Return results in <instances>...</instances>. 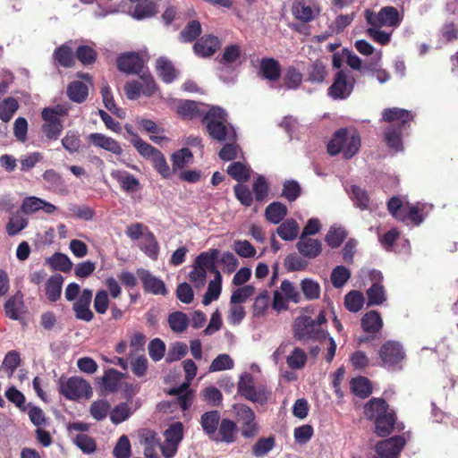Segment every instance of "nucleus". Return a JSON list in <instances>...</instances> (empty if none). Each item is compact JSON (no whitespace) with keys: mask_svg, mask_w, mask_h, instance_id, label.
Segmentation results:
<instances>
[{"mask_svg":"<svg viewBox=\"0 0 458 458\" xmlns=\"http://www.w3.org/2000/svg\"><path fill=\"white\" fill-rule=\"evenodd\" d=\"M118 69L125 73L140 74L146 68L144 61L137 53H124L117 59Z\"/></svg>","mask_w":458,"mask_h":458,"instance_id":"nucleus-17","label":"nucleus"},{"mask_svg":"<svg viewBox=\"0 0 458 458\" xmlns=\"http://www.w3.org/2000/svg\"><path fill=\"white\" fill-rule=\"evenodd\" d=\"M111 176L119 182L122 190L126 192H135L139 189V180L125 170H113Z\"/></svg>","mask_w":458,"mask_h":458,"instance_id":"nucleus-23","label":"nucleus"},{"mask_svg":"<svg viewBox=\"0 0 458 458\" xmlns=\"http://www.w3.org/2000/svg\"><path fill=\"white\" fill-rule=\"evenodd\" d=\"M296 246L299 252L309 259L318 257L322 251V244L319 240L310 238L305 235L300 236Z\"/></svg>","mask_w":458,"mask_h":458,"instance_id":"nucleus-21","label":"nucleus"},{"mask_svg":"<svg viewBox=\"0 0 458 458\" xmlns=\"http://www.w3.org/2000/svg\"><path fill=\"white\" fill-rule=\"evenodd\" d=\"M327 75V65L320 60L314 61L307 71L308 81L312 83H322Z\"/></svg>","mask_w":458,"mask_h":458,"instance_id":"nucleus-35","label":"nucleus"},{"mask_svg":"<svg viewBox=\"0 0 458 458\" xmlns=\"http://www.w3.org/2000/svg\"><path fill=\"white\" fill-rule=\"evenodd\" d=\"M233 359L226 353L219 354L209 366V372L227 370L233 368Z\"/></svg>","mask_w":458,"mask_h":458,"instance_id":"nucleus-59","label":"nucleus"},{"mask_svg":"<svg viewBox=\"0 0 458 458\" xmlns=\"http://www.w3.org/2000/svg\"><path fill=\"white\" fill-rule=\"evenodd\" d=\"M220 47V41L216 37L207 36L199 38L194 45L196 55L206 57L212 55Z\"/></svg>","mask_w":458,"mask_h":458,"instance_id":"nucleus-25","label":"nucleus"},{"mask_svg":"<svg viewBox=\"0 0 458 458\" xmlns=\"http://www.w3.org/2000/svg\"><path fill=\"white\" fill-rule=\"evenodd\" d=\"M227 174L238 182H246L250 178V167L242 162H233L228 165Z\"/></svg>","mask_w":458,"mask_h":458,"instance_id":"nucleus-48","label":"nucleus"},{"mask_svg":"<svg viewBox=\"0 0 458 458\" xmlns=\"http://www.w3.org/2000/svg\"><path fill=\"white\" fill-rule=\"evenodd\" d=\"M21 210L25 214H33L39 210H43L46 214H53L56 210V207L40 198L30 196L23 199Z\"/></svg>","mask_w":458,"mask_h":458,"instance_id":"nucleus-18","label":"nucleus"},{"mask_svg":"<svg viewBox=\"0 0 458 458\" xmlns=\"http://www.w3.org/2000/svg\"><path fill=\"white\" fill-rule=\"evenodd\" d=\"M286 207L279 202H273L266 208V217L273 224H278L286 216Z\"/></svg>","mask_w":458,"mask_h":458,"instance_id":"nucleus-47","label":"nucleus"},{"mask_svg":"<svg viewBox=\"0 0 458 458\" xmlns=\"http://www.w3.org/2000/svg\"><path fill=\"white\" fill-rule=\"evenodd\" d=\"M225 112L218 107H211L204 116L207 131L210 137L218 141L233 140L236 137L234 128L227 123Z\"/></svg>","mask_w":458,"mask_h":458,"instance_id":"nucleus-3","label":"nucleus"},{"mask_svg":"<svg viewBox=\"0 0 458 458\" xmlns=\"http://www.w3.org/2000/svg\"><path fill=\"white\" fill-rule=\"evenodd\" d=\"M383 327V320L378 312L371 310L361 318V327L367 333H377Z\"/></svg>","mask_w":458,"mask_h":458,"instance_id":"nucleus-30","label":"nucleus"},{"mask_svg":"<svg viewBox=\"0 0 458 458\" xmlns=\"http://www.w3.org/2000/svg\"><path fill=\"white\" fill-rule=\"evenodd\" d=\"M345 238V232L342 227L331 226L326 235V242L331 248H336L341 245Z\"/></svg>","mask_w":458,"mask_h":458,"instance_id":"nucleus-63","label":"nucleus"},{"mask_svg":"<svg viewBox=\"0 0 458 458\" xmlns=\"http://www.w3.org/2000/svg\"><path fill=\"white\" fill-rule=\"evenodd\" d=\"M351 277V271L344 267H335L331 274V282L334 287L342 288Z\"/></svg>","mask_w":458,"mask_h":458,"instance_id":"nucleus-56","label":"nucleus"},{"mask_svg":"<svg viewBox=\"0 0 458 458\" xmlns=\"http://www.w3.org/2000/svg\"><path fill=\"white\" fill-rule=\"evenodd\" d=\"M157 70L160 78L166 83L172 82L177 76V72L172 63L164 57L157 59Z\"/></svg>","mask_w":458,"mask_h":458,"instance_id":"nucleus-39","label":"nucleus"},{"mask_svg":"<svg viewBox=\"0 0 458 458\" xmlns=\"http://www.w3.org/2000/svg\"><path fill=\"white\" fill-rule=\"evenodd\" d=\"M49 265L56 269L63 272L71 270L72 263L67 255L62 253H55L47 259Z\"/></svg>","mask_w":458,"mask_h":458,"instance_id":"nucleus-58","label":"nucleus"},{"mask_svg":"<svg viewBox=\"0 0 458 458\" xmlns=\"http://www.w3.org/2000/svg\"><path fill=\"white\" fill-rule=\"evenodd\" d=\"M205 105L190 100H181L177 106V113L184 119H193L206 115Z\"/></svg>","mask_w":458,"mask_h":458,"instance_id":"nucleus-22","label":"nucleus"},{"mask_svg":"<svg viewBox=\"0 0 458 458\" xmlns=\"http://www.w3.org/2000/svg\"><path fill=\"white\" fill-rule=\"evenodd\" d=\"M55 59L63 66L69 67L73 63L72 49L65 45L58 47L54 53Z\"/></svg>","mask_w":458,"mask_h":458,"instance_id":"nucleus-62","label":"nucleus"},{"mask_svg":"<svg viewBox=\"0 0 458 458\" xmlns=\"http://www.w3.org/2000/svg\"><path fill=\"white\" fill-rule=\"evenodd\" d=\"M93 293L90 289H83L77 300L74 301L72 310L78 319L89 322L93 319L94 314L90 310Z\"/></svg>","mask_w":458,"mask_h":458,"instance_id":"nucleus-15","label":"nucleus"},{"mask_svg":"<svg viewBox=\"0 0 458 458\" xmlns=\"http://www.w3.org/2000/svg\"><path fill=\"white\" fill-rule=\"evenodd\" d=\"M360 147V136L355 129L343 128L336 131L327 144V151L331 156L342 153L349 159L357 154Z\"/></svg>","mask_w":458,"mask_h":458,"instance_id":"nucleus-2","label":"nucleus"},{"mask_svg":"<svg viewBox=\"0 0 458 458\" xmlns=\"http://www.w3.org/2000/svg\"><path fill=\"white\" fill-rule=\"evenodd\" d=\"M235 428L234 422L229 420H223L218 430L219 440L226 443L233 442Z\"/></svg>","mask_w":458,"mask_h":458,"instance_id":"nucleus-61","label":"nucleus"},{"mask_svg":"<svg viewBox=\"0 0 458 458\" xmlns=\"http://www.w3.org/2000/svg\"><path fill=\"white\" fill-rule=\"evenodd\" d=\"M351 389L354 394L365 398L371 393L370 383L368 378L359 377L351 381Z\"/></svg>","mask_w":458,"mask_h":458,"instance_id":"nucleus-55","label":"nucleus"},{"mask_svg":"<svg viewBox=\"0 0 458 458\" xmlns=\"http://www.w3.org/2000/svg\"><path fill=\"white\" fill-rule=\"evenodd\" d=\"M131 142L140 153V155H141L146 159L151 160L159 152L158 149L145 142L138 135H133Z\"/></svg>","mask_w":458,"mask_h":458,"instance_id":"nucleus-44","label":"nucleus"},{"mask_svg":"<svg viewBox=\"0 0 458 458\" xmlns=\"http://www.w3.org/2000/svg\"><path fill=\"white\" fill-rule=\"evenodd\" d=\"M218 250L210 249L198 255L195 259L194 264L197 265V267L209 270L216 275V270L217 269L215 267V263L218 258Z\"/></svg>","mask_w":458,"mask_h":458,"instance_id":"nucleus-28","label":"nucleus"},{"mask_svg":"<svg viewBox=\"0 0 458 458\" xmlns=\"http://www.w3.org/2000/svg\"><path fill=\"white\" fill-rule=\"evenodd\" d=\"M260 72L268 81H276L280 76V64L273 58L264 59L260 64Z\"/></svg>","mask_w":458,"mask_h":458,"instance_id":"nucleus-36","label":"nucleus"},{"mask_svg":"<svg viewBox=\"0 0 458 458\" xmlns=\"http://www.w3.org/2000/svg\"><path fill=\"white\" fill-rule=\"evenodd\" d=\"M382 365L395 368L406 357L405 351L400 342L389 340L385 342L378 352Z\"/></svg>","mask_w":458,"mask_h":458,"instance_id":"nucleus-11","label":"nucleus"},{"mask_svg":"<svg viewBox=\"0 0 458 458\" xmlns=\"http://www.w3.org/2000/svg\"><path fill=\"white\" fill-rule=\"evenodd\" d=\"M193 160L192 153L186 148H181L172 155L173 171L182 169Z\"/></svg>","mask_w":458,"mask_h":458,"instance_id":"nucleus-46","label":"nucleus"},{"mask_svg":"<svg viewBox=\"0 0 458 458\" xmlns=\"http://www.w3.org/2000/svg\"><path fill=\"white\" fill-rule=\"evenodd\" d=\"M220 420V413L217 411H208L202 414L200 425L203 431L209 437L214 436Z\"/></svg>","mask_w":458,"mask_h":458,"instance_id":"nucleus-34","label":"nucleus"},{"mask_svg":"<svg viewBox=\"0 0 458 458\" xmlns=\"http://www.w3.org/2000/svg\"><path fill=\"white\" fill-rule=\"evenodd\" d=\"M113 454L115 458H130L131 444L127 436L123 435L120 437L113 450Z\"/></svg>","mask_w":458,"mask_h":458,"instance_id":"nucleus-64","label":"nucleus"},{"mask_svg":"<svg viewBox=\"0 0 458 458\" xmlns=\"http://www.w3.org/2000/svg\"><path fill=\"white\" fill-rule=\"evenodd\" d=\"M365 416L375 421L376 433L379 437L389 435L394 424V415L393 411H388L386 403L380 398L370 400L364 406Z\"/></svg>","mask_w":458,"mask_h":458,"instance_id":"nucleus-1","label":"nucleus"},{"mask_svg":"<svg viewBox=\"0 0 458 458\" xmlns=\"http://www.w3.org/2000/svg\"><path fill=\"white\" fill-rule=\"evenodd\" d=\"M301 289L305 298L309 301L318 300L320 297V285L313 279L305 278L301 280Z\"/></svg>","mask_w":458,"mask_h":458,"instance_id":"nucleus-45","label":"nucleus"},{"mask_svg":"<svg viewBox=\"0 0 458 458\" xmlns=\"http://www.w3.org/2000/svg\"><path fill=\"white\" fill-rule=\"evenodd\" d=\"M187 383L182 385L179 388H173L170 394L178 395V405L182 411H186L192 401V394L189 390V382L194 378L197 373V366L191 360H186L182 362Z\"/></svg>","mask_w":458,"mask_h":458,"instance_id":"nucleus-8","label":"nucleus"},{"mask_svg":"<svg viewBox=\"0 0 458 458\" xmlns=\"http://www.w3.org/2000/svg\"><path fill=\"white\" fill-rule=\"evenodd\" d=\"M299 230V225L295 220L287 219L277 227L276 232L281 239L284 241H293L298 236Z\"/></svg>","mask_w":458,"mask_h":458,"instance_id":"nucleus-38","label":"nucleus"},{"mask_svg":"<svg viewBox=\"0 0 458 458\" xmlns=\"http://www.w3.org/2000/svg\"><path fill=\"white\" fill-rule=\"evenodd\" d=\"M405 444V438L401 436L380 441L376 446L377 458H397Z\"/></svg>","mask_w":458,"mask_h":458,"instance_id":"nucleus-14","label":"nucleus"},{"mask_svg":"<svg viewBox=\"0 0 458 458\" xmlns=\"http://www.w3.org/2000/svg\"><path fill=\"white\" fill-rule=\"evenodd\" d=\"M133 410L127 403H122L110 411V420L114 424H120L130 418Z\"/></svg>","mask_w":458,"mask_h":458,"instance_id":"nucleus-50","label":"nucleus"},{"mask_svg":"<svg viewBox=\"0 0 458 458\" xmlns=\"http://www.w3.org/2000/svg\"><path fill=\"white\" fill-rule=\"evenodd\" d=\"M294 336L301 341L321 340L328 335L327 329L318 327V323L314 322L309 316H300L295 319Z\"/></svg>","mask_w":458,"mask_h":458,"instance_id":"nucleus-6","label":"nucleus"},{"mask_svg":"<svg viewBox=\"0 0 458 458\" xmlns=\"http://www.w3.org/2000/svg\"><path fill=\"white\" fill-rule=\"evenodd\" d=\"M385 140L387 146L394 152L403 149L402 132L400 128L389 126L385 131Z\"/></svg>","mask_w":458,"mask_h":458,"instance_id":"nucleus-41","label":"nucleus"},{"mask_svg":"<svg viewBox=\"0 0 458 458\" xmlns=\"http://www.w3.org/2000/svg\"><path fill=\"white\" fill-rule=\"evenodd\" d=\"M307 354L301 348H294L293 352L287 356L286 363L292 369H301L307 362Z\"/></svg>","mask_w":458,"mask_h":458,"instance_id":"nucleus-49","label":"nucleus"},{"mask_svg":"<svg viewBox=\"0 0 458 458\" xmlns=\"http://www.w3.org/2000/svg\"><path fill=\"white\" fill-rule=\"evenodd\" d=\"M276 445L274 437L259 438L252 447V454L256 457L266 456Z\"/></svg>","mask_w":458,"mask_h":458,"instance_id":"nucleus-51","label":"nucleus"},{"mask_svg":"<svg viewBox=\"0 0 458 458\" xmlns=\"http://www.w3.org/2000/svg\"><path fill=\"white\" fill-rule=\"evenodd\" d=\"M406 212L403 215L406 216L404 222L410 221L415 225H419L424 219V212H428L431 209V206L427 204H416L411 205L407 203Z\"/></svg>","mask_w":458,"mask_h":458,"instance_id":"nucleus-29","label":"nucleus"},{"mask_svg":"<svg viewBox=\"0 0 458 458\" xmlns=\"http://www.w3.org/2000/svg\"><path fill=\"white\" fill-rule=\"evenodd\" d=\"M292 12L296 19L303 22L310 21L318 13V9L307 4L304 0H295L293 4Z\"/></svg>","mask_w":458,"mask_h":458,"instance_id":"nucleus-27","label":"nucleus"},{"mask_svg":"<svg viewBox=\"0 0 458 458\" xmlns=\"http://www.w3.org/2000/svg\"><path fill=\"white\" fill-rule=\"evenodd\" d=\"M6 315L13 319H20L24 312L22 295L17 293L7 301L4 306Z\"/></svg>","mask_w":458,"mask_h":458,"instance_id":"nucleus-33","label":"nucleus"},{"mask_svg":"<svg viewBox=\"0 0 458 458\" xmlns=\"http://www.w3.org/2000/svg\"><path fill=\"white\" fill-rule=\"evenodd\" d=\"M28 225V219L20 212H17L9 218L6 224V232L13 236L21 232Z\"/></svg>","mask_w":458,"mask_h":458,"instance_id":"nucleus-42","label":"nucleus"},{"mask_svg":"<svg viewBox=\"0 0 458 458\" xmlns=\"http://www.w3.org/2000/svg\"><path fill=\"white\" fill-rule=\"evenodd\" d=\"M238 420L242 424V434L245 437H251L258 433L254 411L245 404L233 405Z\"/></svg>","mask_w":458,"mask_h":458,"instance_id":"nucleus-13","label":"nucleus"},{"mask_svg":"<svg viewBox=\"0 0 458 458\" xmlns=\"http://www.w3.org/2000/svg\"><path fill=\"white\" fill-rule=\"evenodd\" d=\"M165 441L160 445L165 458H173L178 450L179 444L183 438V425L182 422H174L165 431Z\"/></svg>","mask_w":458,"mask_h":458,"instance_id":"nucleus-10","label":"nucleus"},{"mask_svg":"<svg viewBox=\"0 0 458 458\" xmlns=\"http://www.w3.org/2000/svg\"><path fill=\"white\" fill-rule=\"evenodd\" d=\"M64 276L60 274L51 276L45 283V294L51 302L57 301L62 293Z\"/></svg>","mask_w":458,"mask_h":458,"instance_id":"nucleus-26","label":"nucleus"},{"mask_svg":"<svg viewBox=\"0 0 458 458\" xmlns=\"http://www.w3.org/2000/svg\"><path fill=\"white\" fill-rule=\"evenodd\" d=\"M222 290V276L218 270H216V276L213 280L208 284V290L203 297L202 303L204 305L210 304L213 301H216L220 296Z\"/></svg>","mask_w":458,"mask_h":458,"instance_id":"nucleus-31","label":"nucleus"},{"mask_svg":"<svg viewBox=\"0 0 458 458\" xmlns=\"http://www.w3.org/2000/svg\"><path fill=\"white\" fill-rule=\"evenodd\" d=\"M59 393L70 401L89 399L93 394L90 384L81 377H61L58 380Z\"/></svg>","mask_w":458,"mask_h":458,"instance_id":"nucleus-4","label":"nucleus"},{"mask_svg":"<svg viewBox=\"0 0 458 458\" xmlns=\"http://www.w3.org/2000/svg\"><path fill=\"white\" fill-rule=\"evenodd\" d=\"M140 248L151 259H157L159 253V245L156 237L151 232H149V233L145 234V238L141 240Z\"/></svg>","mask_w":458,"mask_h":458,"instance_id":"nucleus-37","label":"nucleus"},{"mask_svg":"<svg viewBox=\"0 0 458 458\" xmlns=\"http://www.w3.org/2000/svg\"><path fill=\"white\" fill-rule=\"evenodd\" d=\"M351 199L360 209H367L369 208V198L367 192L357 185L351 186Z\"/></svg>","mask_w":458,"mask_h":458,"instance_id":"nucleus-60","label":"nucleus"},{"mask_svg":"<svg viewBox=\"0 0 458 458\" xmlns=\"http://www.w3.org/2000/svg\"><path fill=\"white\" fill-rule=\"evenodd\" d=\"M110 412V404L106 400L94 401L89 407V413L96 420H103Z\"/></svg>","mask_w":458,"mask_h":458,"instance_id":"nucleus-54","label":"nucleus"},{"mask_svg":"<svg viewBox=\"0 0 458 458\" xmlns=\"http://www.w3.org/2000/svg\"><path fill=\"white\" fill-rule=\"evenodd\" d=\"M354 86V78L343 71L337 72L334 83L328 88V95L334 99L348 98Z\"/></svg>","mask_w":458,"mask_h":458,"instance_id":"nucleus-12","label":"nucleus"},{"mask_svg":"<svg viewBox=\"0 0 458 458\" xmlns=\"http://www.w3.org/2000/svg\"><path fill=\"white\" fill-rule=\"evenodd\" d=\"M88 92V85L82 81H72L67 88L69 98L78 103H81L86 99Z\"/></svg>","mask_w":458,"mask_h":458,"instance_id":"nucleus-40","label":"nucleus"},{"mask_svg":"<svg viewBox=\"0 0 458 458\" xmlns=\"http://www.w3.org/2000/svg\"><path fill=\"white\" fill-rule=\"evenodd\" d=\"M157 13V4L151 0H143L135 6L134 11L131 13V16L134 19L140 21L150 18Z\"/></svg>","mask_w":458,"mask_h":458,"instance_id":"nucleus-32","label":"nucleus"},{"mask_svg":"<svg viewBox=\"0 0 458 458\" xmlns=\"http://www.w3.org/2000/svg\"><path fill=\"white\" fill-rule=\"evenodd\" d=\"M122 377L123 374L117 370L114 369H108L102 377L103 388L109 393L116 392Z\"/></svg>","mask_w":458,"mask_h":458,"instance_id":"nucleus-43","label":"nucleus"},{"mask_svg":"<svg viewBox=\"0 0 458 458\" xmlns=\"http://www.w3.org/2000/svg\"><path fill=\"white\" fill-rule=\"evenodd\" d=\"M413 115L409 111L397 107L389 108L383 112V119L390 123L392 127L397 125L400 128L401 125L411 121Z\"/></svg>","mask_w":458,"mask_h":458,"instance_id":"nucleus-24","label":"nucleus"},{"mask_svg":"<svg viewBox=\"0 0 458 458\" xmlns=\"http://www.w3.org/2000/svg\"><path fill=\"white\" fill-rule=\"evenodd\" d=\"M364 17L370 26L397 27L401 22L398 11L392 6L384 7L377 13L368 9Z\"/></svg>","mask_w":458,"mask_h":458,"instance_id":"nucleus-9","label":"nucleus"},{"mask_svg":"<svg viewBox=\"0 0 458 458\" xmlns=\"http://www.w3.org/2000/svg\"><path fill=\"white\" fill-rule=\"evenodd\" d=\"M255 293V287L252 284L242 285L233 291L230 302L242 304L250 299Z\"/></svg>","mask_w":458,"mask_h":458,"instance_id":"nucleus-57","label":"nucleus"},{"mask_svg":"<svg viewBox=\"0 0 458 458\" xmlns=\"http://www.w3.org/2000/svg\"><path fill=\"white\" fill-rule=\"evenodd\" d=\"M138 276L142 281L145 291L152 294L165 295L167 293L165 283L150 274L148 271L141 269L138 271Z\"/></svg>","mask_w":458,"mask_h":458,"instance_id":"nucleus-19","label":"nucleus"},{"mask_svg":"<svg viewBox=\"0 0 458 458\" xmlns=\"http://www.w3.org/2000/svg\"><path fill=\"white\" fill-rule=\"evenodd\" d=\"M364 304L363 294L358 291H351L344 297V306L351 312H358Z\"/></svg>","mask_w":458,"mask_h":458,"instance_id":"nucleus-53","label":"nucleus"},{"mask_svg":"<svg viewBox=\"0 0 458 458\" xmlns=\"http://www.w3.org/2000/svg\"><path fill=\"white\" fill-rule=\"evenodd\" d=\"M66 114V109L61 106L45 108L42 111L44 123L42 131L48 140H57L61 135L64 126L60 116Z\"/></svg>","mask_w":458,"mask_h":458,"instance_id":"nucleus-7","label":"nucleus"},{"mask_svg":"<svg viewBox=\"0 0 458 458\" xmlns=\"http://www.w3.org/2000/svg\"><path fill=\"white\" fill-rule=\"evenodd\" d=\"M89 140L95 146L109 151L114 155H121L123 148L114 139L102 133H91L88 136Z\"/></svg>","mask_w":458,"mask_h":458,"instance_id":"nucleus-20","label":"nucleus"},{"mask_svg":"<svg viewBox=\"0 0 458 458\" xmlns=\"http://www.w3.org/2000/svg\"><path fill=\"white\" fill-rule=\"evenodd\" d=\"M238 393L245 399L259 404H264L270 396V391L264 385L256 386L250 372H243L237 384Z\"/></svg>","mask_w":458,"mask_h":458,"instance_id":"nucleus-5","label":"nucleus"},{"mask_svg":"<svg viewBox=\"0 0 458 458\" xmlns=\"http://www.w3.org/2000/svg\"><path fill=\"white\" fill-rule=\"evenodd\" d=\"M72 441L84 454H92L97 449L94 439L86 434L78 433L72 436Z\"/></svg>","mask_w":458,"mask_h":458,"instance_id":"nucleus-52","label":"nucleus"},{"mask_svg":"<svg viewBox=\"0 0 458 458\" xmlns=\"http://www.w3.org/2000/svg\"><path fill=\"white\" fill-rule=\"evenodd\" d=\"M369 276L373 284L367 291L368 305H380L386 299L385 288L381 284L383 276L381 272L377 270L370 271Z\"/></svg>","mask_w":458,"mask_h":458,"instance_id":"nucleus-16","label":"nucleus"}]
</instances>
